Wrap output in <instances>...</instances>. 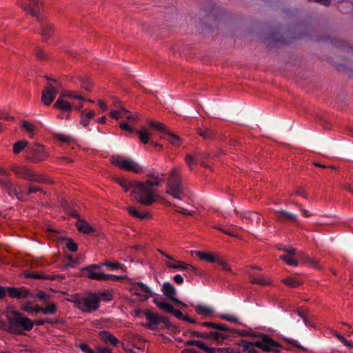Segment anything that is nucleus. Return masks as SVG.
Returning <instances> with one entry per match:
<instances>
[{
    "label": "nucleus",
    "instance_id": "obj_25",
    "mask_svg": "<svg viewBox=\"0 0 353 353\" xmlns=\"http://www.w3.org/2000/svg\"><path fill=\"white\" fill-rule=\"evenodd\" d=\"M28 298H37L43 302V304H46L47 301L50 299V296L46 293L43 290H37L36 293L30 292Z\"/></svg>",
    "mask_w": 353,
    "mask_h": 353
},
{
    "label": "nucleus",
    "instance_id": "obj_47",
    "mask_svg": "<svg viewBox=\"0 0 353 353\" xmlns=\"http://www.w3.org/2000/svg\"><path fill=\"white\" fill-rule=\"evenodd\" d=\"M103 301L109 302L112 299V294L109 291H103L97 294Z\"/></svg>",
    "mask_w": 353,
    "mask_h": 353
},
{
    "label": "nucleus",
    "instance_id": "obj_16",
    "mask_svg": "<svg viewBox=\"0 0 353 353\" xmlns=\"http://www.w3.org/2000/svg\"><path fill=\"white\" fill-rule=\"evenodd\" d=\"M111 117L114 119L126 118L128 121H137V117L130 114L128 110L124 108H121L119 110H113L110 112Z\"/></svg>",
    "mask_w": 353,
    "mask_h": 353
},
{
    "label": "nucleus",
    "instance_id": "obj_17",
    "mask_svg": "<svg viewBox=\"0 0 353 353\" xmlns=\"http://www.w3.org/2000/svg\"><path fill=\"white\" fill-rule=\"evenodd\" d=\"M105 266L103 265V262L100 263L99 264H92L88 267H85L83 268V270L87 272V276L89 279L96 280V279L94 278V275H96L101 278V275H102L103 273H99L97 272V270H99L101 268Z\"/></svg>",
    "mask_w": 353,
    "mask_h": 353
},
{
    "label": "nucleus",
    "instance_id": "obj_8",
    "mask_svg": "<svg viewBox=\"0 0 353 353\" xmlns=\"http://www.w3.org/2000/svg\"><path fill=\"white\" fill-rule=\"evenodd\" d=\"M49 82L43 88L41 96V101L46 105H50L59 90L61 89V85L54 79L46 77Z\"/></svg>",
    "mask_w": 353,
    "mask_h": 353
},
{
    "label": "nucleus",
    "instance_id": "obj_23",
    "mask_svg": "<svg viewBox=\"0 0 353 353\" xmlns=\"http://www.w3.org/2000/svg\"><path fill=\"white\" fill-rule=\"evenodd\" d=\"M279 214V219L281 221H297V216L295 214L290 213L284 210L277 211Z\"/></svg>",
    "mask_w": 353,
    "mask_h": 353
},
{
    "label": "nucleus",
    "instance_id": "obj_28",
    "mask_svg": "<svg viewBox=\"0 0 353 353\" xmlns=\"http://www.w3.org/2000/svg\"><path fill=\"white\" fill-rule=\"evenodd\" d=\"M25 275L26 277L33 279L49 280V279H53L50 277V274H45L42 272H27Z\"/></svg>",
    "mask_w": 353,
    "mask_h": 353
},
{
    "label": "nucleus",
    "instance_id": "obj_9",
    "mask_svg": "<svg viewBox=\"0 0 353 353\" xmlns=\"http://www.w3.org/2000/svg\"><path fill=\"white\" fill-rule=\"evenodd\" d=\"M186 188L183 185L181 179L169 177L167 184L166 193L174 199L183 200L186 196Z\"/></svg>",
    "mask_w": 353,
    "mask_h": 353
},
{
    "label": "nucleus",
    "instance_id": "obj_63",
    "mask_svg": "<svg viewBox=\"0 0 353 353\" xmlns=\"http://www.w3.org/2000/svg\"><path fill=\"white\" fill-rule=\"evenodd\" d=\"M89 122L90 119L88 118V116L84 115V112H83L81 118V123L83 126L87 127L89 124Z\"/></svg>",
    "mask_w": 353,
    "mask_h": 353
},
{
    "label": "nucleus",
    "instance_id": "obj_27",
    "mask_svg": "<svg viewBox=\"0 0 353 353\" xmlns=\"http://www.w3.org/2000/svg\"><path fill=\"white\" fill-rule=\"evenodd\" d=\"M195 311L198 314L205 316L211 315L214 312L212 308L201 304L195 307Z\"/></svg>",
    "mask_w": 353,
    "mask_h": 353
},
{
    "label": "nucleus",
    "instance_id": "obj_55",
    "mask_svg": "<svg viewBox=\"0 0 353 353\" xmlns=\"http://www.w3.org/2000/svg\"><path fill=\"white\" fill-rule=\"evenodd\" d=\"M163 324L167 328H170L172 327V323H170L169 319L166 316H160L159 324Z\"/></svg>",
    "mask_w": 353,
    "mask_h": 353
},
{
    "label": "nucleus",
    "instance_id": "obj_50",
    "mask_svg": "<svg viewBox=\"0 0 353 353\" xmlns=\"http://www.w3.org/2000/svg\"><path fill=\"white\" fill-rule=\"evenodd\" d=\"M66 247L70 252H76L78 250V245L71 239H68Z\"/></svg>",
    "mask_w": 353,
    "mask_h": 353
},
{
    "label": "nucleus",
    "instance_id": "obj_4",
    "mask_svg": "<svg viewBox=\"0 0 353 353\" xmlns=\"http://www.w3.org/2000/svg\"><path fill=\"white\" fill-rule=\"evenodd\" d=\"M26 3L20 4L23 10L29 12L32 16L37 18V19L41 22V34L43 39H49L53 32L52 26L46 22L42 21L39 17V12L41 8V3L38 0H26Z\"/></svg>",
    "mask_w": 353,
    "mask_h": 353
},
{
    "label": "nucleus",
    "instance_id": "obj_36",
    "mask_svg": "<svg viewBox=\"0 0 353 353\" xmlns=\"http://www.w3.org/2000/svg\"><path fill=\"white\" fill-rule=\"evenodd\" d=\"M103 265L113 270L120 269L125 272L126 270V268L119 262H111L106 260L103 262Z\"/></svg>",
    "mask_w": 353,
    "mask_h": 353
},
{
    "label": "nucleus",
    "instance_id": "obj_10",
    "mask_svg": "<svg viewBox=\"0 0 353 353\" xmlns=\"http://www.w3.org/2000/svg\"><path fill=\"white\" fill-rule=\"evenodd\" d=\"M0 185L7 192V193L12 197L15 196L19 201H23V193L19 190H21V187L12 181L8 176H5L0 179Z\"/></svg>",
    "mask_w": 353,
    "mask_h": 353
},
{
    "label": "nucleus",
    "instance_id": "obj_18",
    "mask_svg": "<svg viewBox=\"0 0 353 353\" xmlns=\"http://www.w3.org/2000/svg\"><path fill=\"white\" fill-rule=\"evenodd\" d=\"M197 133L204 139H212L215 137L216 132L212 128L202 125L201 127L197 128Z\"/></svg>",
    "mask_w": 353,
    "mask_h": 353
},
{
    "label": "nucleus",
    "instance_id": "obj_26",
    "mask_svg": "<svg viewBox=\"0 0 353 353\" xmlns=\"http://www.w3.org/2000/svg\"><path fill=\"white\" fill-rule=\"evenodd\" d=\"M162 138L165 139L172 144L176 145H179V143L181 141L180 138L177 135L172 133L168 129L163 135Z\"/></svg>",
    "mask_w": 353,
    "mask_h": 353
},
{
    "label": "nucleus",
    "instance_id": "obj_22",
    "mask_svg": "<svg viewBox=\"0 0 353 353\" xmlns=\"http://www.w3.org/2000/svg\"><path fill=\"white\" fill-rule=\"evenodd\" d=\"M230 335L228 334H223L216 331H211L209 332V339L214 340L218 343L223 342Z\"/></svg>",
    "mask_w": 353,
    "mask_h": 353
},
{
    "label": "nucleus",
    "instance_id": "obj_32",
    "mask_svg": "<svg viewBox=\"0 0 353 353\" xmlns=\"http://www.w3.org/2000/svg\"><path fill=\"white\" fill-rule=\"evenodd\" d=\"M21 127L22 129L29 134L30 137H33L34 134L37 130L36 127L33 124L30 123L28 121H23Z\"/></svg>",
    "mask_w": 353,
    "mask_h": 353
},
{
    "label": "nucleus",
    "instance_id": "obj_59",
    "mask_svg": "<svg viewBox=\"0 0 353 353\" xmlns=\"http://www.w3.org/2000/svg\"><path fill=\"white\" fill-rule=\"evenodd\" d=\"M36 56L40 60H44L47 58V55L43 50L39 48H37Z\"/></svg>",
    "mask_w": 353,
    "mask_h": 353
},
{
    "label": "nucleus",
    "instance_id": "obj_33",
    "mask_svg": "<svg viewBox=\"0 0 353 353\" xmlns=\"http://www.w3.org/2000/svg\"><path fill=\"white\" fill-rule=\"evenodd\" d=\"M148 123L150 128L159 130L161 132L162 136L168 130V128L163 123L159 121H149Z\"/></svg>",
    "mask_w": 353,
    "mask_h": 353
},
{
    "label": "nucleus",
    "instance_id": "obj_19",
    "mask_svg": "<svg viewBox=\"0 0 353 353\" xmlns=\"http://www.w3.org/2000/svg\"><path fill=\"white\" fill-rule=\"evenodd\" d=\"M45 307L37 306L35 309V312H42L43 314H55L57 312V307L53 303L45 304Z\"/></svg>",
    "mask_w": 353,
    "mask_h": 353
},
{
    "label": "nucleus",
    "instance_id": "obj_12",
    "mask_svg": "<svg viewBox=\"0 0 353 353\" xmlns=\"http://www.w3.org/2000/svg\"><path fill=\"white\" fill-rule=\"evenodd\" d=\"M163 294L174 303H181V301L176 297V290L170 282L163 283L161 288Z\"/></svg>",
    "mask_w": 353,
    "mask_h": 353
},
{
    "label": "nucleus",
    "instance_id": "obj_53",
    "mask_svg": "<svg viewBox=\"0 0 353 353\" xmlns=\"http://www.w3.org/2000/svg\"><path fill=\"white\" fill-rule=\"evenodd\" d=\"M232 335L236 334L241 336H254V334L252 332H250L248 330H237L236 332H234V334H232Z\"/></svg>",
    "mask_w": 353,
    "mask_h": 353
},
{
    "label": "nucleus",
    "instance_id": "obj_24",
    "mask_svg": "<svg viewBox=\"0 0 353 353\" xmlns=\"http://www.w3.org/2000/svg\"><path fill=\"white\" fill-rule=\"evenodd\" d=\"M54 107L57 109H60L61 110H63L65 112H70L72 110L71 105L66 101H64L63 99H61L59 97L55 103L54 104Z\"/></svg>",
    "mask_w": 353,
    "mask_h": 353
},
{
    "label": "nucleus",
    "instance_id": "obj_11",
    "mask_svg": "<svg viewBox=\"0 0 353 353\" xmlns=\"http://www.w3.org/2000/svg\"><path fill=\"white\" fill-rule=\"evenodd\" d=\"M153 302L161 310L172 314L178 319L183 320L185 315H183V313L179 310L174 309L171 304L163 301L162 298H154L153 299Z\"/></svg>",
    "mask_w": 353,
    "mask_h": 353
},
{
    "label": "nucleus",
    "instance_id": "obj_61",
    "mask_svg": "<svg viewBox=\"0 0 353 353\" xmlns=\"http://www.w3.org/2000/svg\"><path fill=\"white\" fill-rule=\"evenodd\" d=\"M178 208H179V210H176V212H179L182 214L192 216L194 214V212L188 211V210L183 208L181 207H179Z\"/></svg>",
    "mask_w": 353,
    "mask_h": 353
},
{
    "label": "nucleus",
    "instance_id": "obj_48",
    "mask_svg": "<svg viewBox=\"0 0 353 353\" xmlns=\"http://www.w3.org/2000/svg\"><path fill=\"white\" fill-rule=\"evenodd\" d=\"M283 283H285L286 285H288L292 288L297 287L299 285V282L293 278H285L283 279Z\"/></svg>",
    "mask_w": 353,
    "mask_h": 353
},
{
    "label": "nucleus",
    "instance_id": "obj_42",
    "mask_svg": "<svg viewBox=\"0 0 353 353\" xmlns=\"http://www.w3.org/2000/svg\"><path fill=\"white\" fill-rule=\"evenodd\" d=\"M280 259L283 261H285L286 263L289 265L292 266H297L298 265V261L292 257V256H288V255H282L280 256Z\"/></svg>",
    "mask_w": 353,
    "mask_h": 353
},
{
    "label": "nucleus",
    "instance_id": "obj_49",
    "mask_svg": "<svg viewBox=\"0 0 353 353\" xmlns=\"http://www.w3.org/2000/svg\"><path fill=\"white\" fill-rule=\"evenodd\" d=\"M137 287L139 288V289L144 292V293H147V294H150L151 296H153L154 294L150 290V289L149 288V287L148 285H146L145 284L141 283V282H139L137 283Z\"/></svg>",
    "mask_w": 353,
    "mask_h": 353
},
{
    "label": "nucleus",
    "instance_id": "obj_15",
    "mask_svg": "<svg viewBox=\"0 0 353 353\" xmlns=\"http://www.w3.org/2000/svg\"><path fill=\"white\" fill-rule=\"evenodd\" d=\"M7 294L12 298L21 299L28 298L30 291L25 288H16L14 287L7 288Z\"/></svg>",
    "mask_w": 353,
    "mask_h": 353
},
{
    "label": "nucleus",
    "instance_id": "obj_14",
    "mask_svg": "<svg viewBox=\"0 0 353 353\" xmlns=\"http://www.w3.org/2000/svg\"><path fill=\"white\" fill-rule=\"evenodd\" d=\"M143 314L148 321V324L146 326L150 330L156 329L159 325L160 315L148 310H144Z\"/></svg>",
    "mask_w": 353,
    "mask_h": 353
},
{
    "label": "nucleus",
    "instance_id": "obj_62",
    "mask_svg": "<svg viewBox=\"0 0 353 353\" xmlns=\"http://www.w3.org/2000/svg\"><path fill=\"white\" fill-rule=\"evenodd\" d=\"M120 128L125 130V131H127V132H133V129L132 128L128 125V123H121L120 125H119Z\"/></svg>",
    "mask_w": 353,
    "mask_h": 353
},
{
    "label": "nucleus",
    "instance_id": "obj_30",
    "mask_svg": "<svg viewBox=\"0 0 353 353\" xmlns=\"http://www.w3.org/2000/svg\"><path fill=\"white\" fill-rule=\"evenodd\" d=\"M196 256L201 260L207 261L208 262L214 263L216 256L210 253H206L201 251H195Z\"/></svg>",
    "mask_w": 353,
    "mask_h": 353
},
{
    "label": "nucleus",
    "instance_id": "obj_57",
    "mask_svg": "<svg viewBox=\"0 0 353 353\" xmlns=\"http://www.w3.org/2000/svg\"><path fill=\"white\" fill-rule=\"evenodd\" d=\"M79 347L83 353H94V350L90 348L86 343H81Z\"/></svg>",
    "mask_w": 353,
    "mask_h": 353
},
{
    "label": "nucleus",
    "instance_id": "obj_35",
    "mask_svg": "<svg viewBox=\"0 0 353 353\" xmlns=\"http://www.w3.org/2000/svg\"><path fill=\"white\" fill-rule=\"evenodd\" d=\"M250 282L252 283L259 284L261 285H267L270 284V281L262 276H255L254 275L250 276Z\"/></svg>",
    "mask_w": 353,
    "mask_h": 353
},
{
    "label": "nucleus",
    "instance_id": "obj_13",
    "mask_svg": "<svg viewBox=\"0 0 353 353\" xmlns=\"http://www.w3.org/2000/svg\"><path fill=\"white\" fill-rule=\"evenodd\" d=\"M10 170L19 178L29 181L32 171L26 166L12 165Z\"/></svg>",
    "mask_w": 353,
    "mask_h": 353
},
{
    "label": "nucleus",
    "instance_id": "obj_20",
    "mask_svg": "<svg viewBox=\"0 0 353 353\" xmlns=\"http://www.w3.org/2000/svg\"><path fill=\"white\" fill-rule=\"evenodd\" d=\"M99 334L106 343H110L114 346H117L119 343V341L108 331H101Z\"/></svg>",
    "mask_w": 353,
    "mask_h": 353
},
{
    "label": "nucleus",
    "instance_id": "obj_56",
    "mask_svg": "<svg viewBox=\"0 0 353 353\" xmlns=\"http://www.w3.org/2000/svg\"><path fill=\"white\" fill-rule=\"evenodd\" d=\"M79 347L83 353H94V350L90 348L86 343H81Z\"/></svg>",
    "mask_w": 353,
    "mask_h": 353
},
{
    "label": "nucleus",
    "instance_id": "obj_1",
    "mask_svg": "<svg viewBox=\"0 0 353 353\" xmlns=\"http://www.w3.org/2000/svg\"><path fill=\"white\" fill-rule=\"evenodd\" d=\"M151 179L145 182L137 181H128L123 179H117V182L123 188L125 192L131 191V196L141 204L148 206L157 201V188L160 184L161 179L158 176L150 174Z\"/></svg>",
    "mask_w": 353,
    "mask_h": 353
},
{
    "label": "nucleus",
    "instance_id": "obj_37",
    "mask_svg": "<svg viewBox=\"0 0 353 353\" xmlns=\"http://www.w3.org/2000/svg\"><path fill=\"white\" fill-rule=\"evenodd\" d=\"M213 329L216 330H219V331H222V332H229L231 334H234V332H236V330H235V329H230L225 324L216 323H214Z\"/></svg>",
    "mask_w": 353,
    "mask_h": 353
},
{
    "label": "nucleus",
    "instance_id": "obj_44",
    "mask_svg": "<svg viewBox=\"0 0 353 353\" xmlns=\"http://www.w3.org/2000/svg\"><path fill=\"white\" fill-rule=\"evenodd\" d=\"M137 133L138 134L139 140L144 144H146L148 143L149 141V134L146 131V130H144L143 131H137Z\"/></svg>",
    "mask_w": 353,
    "mask_h": 353
},
{
    "label": "nucleus",
    "instance_id": "obj_2",
    "mask_svg": "<svg viewBox=\"0 0 353 353\" xmlns=\"http://www.w3.org/2000/svg\"><path fill=\"white\" fill-rule=\"evenodd\" d=\"M261 340L255 342H249L245 340H241L238 343V345L242 347L243 353H258L255 347H258L265 352H274L279 353V350L277 349L280 345L273 340L269 335L261 334L259 335Z\"/></svg>",
    "mask_w": 353,
    "mask_h": 353
},
{
    "label": "nucleus",
    "instance_id": "obj_29",
    "mask_svg": "<svg viewBox=\"0 0 353 353\" xmlns=\"http://www.w3.org/2000/svg\"><path fill=\"white\" fill-rule=\"evenodd\" d=\"M26 147H28V141L26 140H22L15 142L13 144V153L15 154H19Z\"/></svg>",
    "mask_w": 353,
    "mask_h": 353
},
{
    "label": "nucleus",
    "instance_id": "obj_64",
    "mask_svg": "<svg viewBox=\"0 0 353 353\" xmlns=\"http://www.w3.org/2000/svg\"><path fill=\"white\" fill-rule=\"evenodd\" d=\"M57 138L58 140L65 143H69L70 141V138L69 137L63 134H57Z\"/></svg>",
    "mask_w": 353,
    "mask_h": 353
},
{
    "label": "nucleus",
    "instance_id": "obj_46",
    "mask_svg": "<svg viewBox=\"0 0 353 353\" xmlns=\"http://www.w3.org/2000/svg\"><path fill=\"white\" fill-rule=\"evenodd\" d=\"M220 317L221 319L225 320L229 322L235 323H241L238 317L234 316L231 314H221Z\"/></svg>",
    "mask_w": 353,
    "mask_h": 353
},
{
    "label": "nucleus",
    "instance_id": "obj_31",
    "mask_svg": "<svg viewBox=\"0 0 353 353\" xmlns=\"http://www.w3.org/2000/svg\"><path fill=\"white\" fill-rule=\"evenodd\" d=\"M94 278L96 279L97 281H121L125 278L124 276H117L113 274H103L101 275V278L99 276L94 275Z\"/></svg>",
    "mask_w": 353,
    "mask_h": 353
},
{
    "label": "nucleus",
    "instance_id": "obj_34",
    "mask_svg": "<svg viewBox=\"0 0 353 353\" xmlns=\"http://www.w3.org/2000/svg\"><path fill=\"white\" fill-rule=\"evenodd\" d=\"M128 211L130 214H131L132 216H133L134 217L139 218L140 219H145L150 216L148 213L140 212L137 210H136L135 208H134L132 207H128Z\"/></svg>",
    "mask_w": 353,
    "mask_h": 353
},
{
    "label": "nucleus",
    "instance_id": "obj_3",
    "mask_svg": "<svg viewBox=\"0 0 353 353\" xmlns=\"http://www.w3.org/2000/svg\"><path fill=\"white\" fill-rule=\"evenodd\" d=\"M9 323L8 332L13 334H22L23 331H30L34 327V322L28 317L23 316L17 311H12L7 316Z\"/></svg>",
    "mask_w": 353,
    "mask_h": 353
},
{
    "label": "nucleus",
    "instance_id": "obj_60",
    "mask_svg": "<svg viewBox=\"0 0 353 353\" xmlns=\"http://www.w3.org/2000/svg\"><path fill=\"white\" fill-rule=\"evenodd\" d=\"M185 162L186 163L188 164V165L189 166V168L190 169H192V165L194 164V157L190 154H188L185 157Z\"/></svg>",
    "mask_w": 353,
    "mask_h": 353
},
{
    "label": "nucleus",
    "instance_id": "obj_5",
    "mask_svg": "<svg viewBox=\"0 0 353 353\" xmlns=\"http://www.w3.org/2000/svg\"><path fill=\"white\" fill-rule=\"evenodd\" d=\"M75 306L83 312L90 313L99 309L100 299L99 296L92 292H90L86 296H80L74 295L70 300Z\"/></svg>",
    "mask_w": 353,
    "mask_h": 353
},
{
    "label": "nucleus",
    "instance_id": "obj_51",
    "mask_svg": "<svg viewBox=\"0 0 353 353\" xmlns=\"http://www.w3.org/2000/svg\"><path fill=\"white\" fill-rule=\"evenodd\" d=\"M21 309L27 312H35L36 307H32V302L28 301L22 305Z\"/></svg>",
    "mask_w": 353,
    "mask_h": 353
},
{
    "label": "nucleus",
    "instance_id": "obj_40",
    "mask_svg": "<svg viewBox=\"0 0 353 353\" xmlns=\"http://www.w3.org/2000/svg\"><path fill=\"white\" fill-rule=\"evenodd\" d=\"M29 181H34L37 183H48V180L43 176L37 174L32 172V175L30 176V179Z\"/></svg>",
    "mask_w": 353,
    "mask_h": 353
},
{
    "label": "nucleus",
    "instance_id": "obj_38",
    "mask_svg": "<svg viewBox=\"0 0 353 353\" xmlns=\"http://www.w3.org/2000/svg\"><path fill=\"white\" fill-rule=\"evenodd\" d=\"M184 271H185L188 274H193L199 276H202L203 274V271L202 270L194 267L190 264H187L185 266Z\"/></svg>",
    "mask_w": 353,
    "mask_h": 353
},
{
    "label": "nucleus",
    "instance_id": "obj_6",
    "mask_svg": "<svg viewBox=\"0 0 353 353\" xmlns=\"http://www.w3.org/2000/svg\"><path fill=\"white\" fill-rule=\"evenodd\" d=\"M111 163L121 170L134 173L142 172V167L130 157L123 156H112L110 159Z\"/></svg>",
    "mask_w": 353,
    "mask_h": 353
},
{
    "label": "nucleus",
    "instance_id": "obj_7",
    "mask_svg": "<svg viewBox=\"0 0 353 353\" xmlns=\"http://www.w3.org/2000/svg\"><path fill=\"white\" fill-rule=\"evenodd\" d=\"M25 159L33 163L43 161L48 157V152L43 145L34 143L29 145L26 150Z\"/></svg>",
    "mask_w": 353,
    "mask_h": 353
},
{
    "label": "nucleus",
    "instance_id": "obj_39",
    "mask_svg": "<svg viewBox=\"0 0 353 353\" xmlns=\"http://www.w3.org/2000/svg\"><path fill=\"white\" fill-rule=\"evenodd\" d=\"M245 219H249L251 221H255L257 225L259 224L261 219L259 215L255 212H249L243 216Z\"/></svg>",
    "mask_w": 353,
    "mask_h": 353
},
{
    "label": "nucleus",
    "instance_id": "obj_21",
    "mask_svg": "<svg viewBox=\"0 0 353 353\" xmlns=\"http://www.w3.org/2000/svg\"><path fill=\"white\" fill-rule=\"evenodd\" d=\"M76 225L79 232L85 234H90L94 231V228L85 221L79 219Z\"/></svg>",
    "mask_w": 353,
    "mask_h": 353
},
{
    "label": "nucleus",
    "instance_id": "obj_43",
    "mask_svg": "<svg viewBox=\"0 0 353 353\" xmlns=\"http://www.w3.org/2000/svg\"><path fill=\"white\" fill-rule=\"evenodd\" d=\"M175 263H172L170 262H168L166 263L167 267L170 268H174V269H181L183 270H185V266L187 265V263L183 262V261H174Z\"/></svg>",
    "mask_w": 353,
    "mask_h": 353
},
{
    "label": "nucleus",
    "instance_id": "obj_54",
    "mask_svg": "<svg viewBox=\"0 0 353 353\" xmlns=\"http://www.w3.org/2000/svg\"><path fill=\"white\" fill-rule=\"evenodd\" d=\"M283 339L285 341H286L288 343H289L296 347H298L299 349H301V350L304 349L303 347H302L301 345H299L298 341L294 339H290V338H283Z\"/></svg>",
    "mask_w": 353,
    "mask_h": 353
},
{
    "label": "nucleus",
    "instance_id": "obj_41",
    "mask_svg": "<svg viewBox=\"0 0 353 353\" xmlns=\"http://www.w3.org/2000/svg\"><path fill=\"white\" fill-rule=\"evenodd\" d=\"M214 263H217L219 266H221L224 270L231 272V268L221 256H216L215 258V261Z\"/></svg>",
    "mask_w": 353,
    "mask_h": 353
},
{
    "label": "nucleus",
    "instance_id": "obj_52",
    "mask_svg": "<svg viewBox=\"0 0 353 353\" xmlns=\"http://www.w3.org/2000/svg\"><path fill=\"white\" fill-rule=\"evenodd\" d=\"M191 334L193 336L202 338L204 339H209V333L207 332H200L197 331H192Z\"/></svg>",
    "mask_w": 353,
    "mask_h": 353
},
{
    "label": "nucleus",
    "instance_id": "obj_58",
    "mask_svg": "<svg viewBox=\"0 0 353 353\" xmlns=\"http://www.w3.org/2000/svg\"><path fill=\"white\" fill-rule=\"evenodd\" d=\"M37 192H43V190L41 188H40L39 187H36L34 185H30L28 188V192L26 194L28 195H30L31 194L36 193Z\"/></svg>",
    "mask_w": 353,
    "mask_h": 353
},
{
    "label": "nucleus",
    "instance_id": "obj_45",
    "mask_svg": "<svg viewBox=\"0 0 353 353\" xmlns=\"http://www.w3.org/2000/svg\"><path fill=\"white\" fill-rule=\"evenodd\" d=\"M334 336L346 347L349 348H353V342L351 341H347L345 337H343L340 334L336 333Z\"/></svg>",
    "mask_w": 353,
    "mask_h": 353
}]
</instances>
